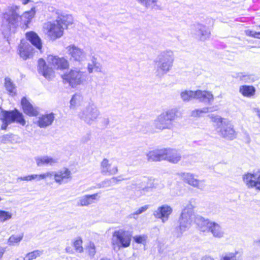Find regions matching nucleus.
Instances as JSON below:
<instances>
[{"label": "nucleus", "mask_w": 260, "mask_h": 260, "mask_svg": "<svg viewBox=\"0 0 260 260\" xmlns=\"http://www.w3.org/2000/svg\"><path fill=\"white\" fill-rule=\"evenodd\" d=\"M257 244L260 246V239L256 241Z\"/></svg>", "instance_id": "obj_64"}, {"label": "nucleus", "mask_w": 260, "mask_h": 260, "mask_svg": "<svg viewBox=\"0 0 260 260\" xmlns=\"http://www.w3.org/2000/svg\"><path fill=\"white\" fill-rule=\"evenodd\" d=\"M173 212L172 208L167 205L159 207L153 212L154 216L161 220L162 222H166L169 219V216Z\"/></svg>", "instance_id": "obj_15"}, {"label": "nucleus", "mask_w": 260, "mask_h": 260, "mask_svg": "<svg viewBox=\"0 0 260 260\" xmlns=\"http://www.w3.org/2000/svg\"><path fill=\"white\" fill-rule=\"evenodd\" d=\"M145 178L144 179H136L134 180L130 187L132 189H137L140 191L141 194H145L146 192H150L153 188L152 186L145 185Z\"/></svg>", "instance_id": "obj_23"}, {"label": "nucleus", "mask_w": 260, "mask_h": 260, "mask_svg": "<svg viewBox=\"0 0 260 260\" xmlns=\"http://www.w3.org/2000/svg\"><path fill=\"white\" fill-rule=\"evenodd\" d=\"M174 58V52L171 50L160 52L154 60L158 74L162 76L168 73L173 67Z\"/></svg>", "instance_id": "obj_3"}, {"label": "nucleus", "mask_w": 260, "mask_h": 260, "mask_svg": "<svg viewBox=\"0 0 260 260\" xmlns=\"http://www.w3.org/2000/svg\"><path fill=\"white\" fill-rule=\"evenodd\" d=\"M38 71L45 78L51 79L54 77V72L52 68L49 67L46 65V62L42 58L38 60Z\"/></svg>", "instance_id": "obj_19"}, {"label": "nucleus", "mask_w": 260, "mask_h": 260, "mask_svg": "<svg viewBox=\"0 0 260 260\" xmlns=\"http://www.w3.org/2000/svg\"><path fill=\"white\" fill-rule=\"evenodd\" d=\"M4 85L10 95L13 96L16 94V86L9 77L5 78Z\"/></svg>", "instance_id": "obj_34"}, {"label": "nucleus", "mask_w": 260, "mask_h": 260, "mask_svg": "<svg viewBox=\"0 0 260 260\" xmlns=\"http://www.w3.org/2000/svg\"><path fill=\"white\" fill-rule=\"evenodd\" d=\"M201 260H214L213 258L211 257V256H204L203 257Z\"/></svg>", "instance_id": "obj_57"}, {"label": "nucleus", "mask_w": 260, "mask_h": 260, "mask_svg": "<svg viewBox=\"0 0 260 260\" xmlns=\"http://www.w3.org/2000/svg\"><path fill=\"white\" fill-rule=\"evenodd\" d=\"M89 254L91 256H93L95 253V247L93 242H90L88 246Z\"/></svg>", "instance_id": "obj_50"}, {"label": "nucleus", "mask_w": 260, "mask_h": 260, "mask_svg": "<svg viewBox=\"0 0 260 260\" xmlns=\"http://www.w3.org/2000/svg\"><path fill=\"white\" fill-rule=\"evenodd\" d=\"M35 159L38 167L52 166L58 162V159L48 155L37 156Z\"/></svg>", "instance_id": "obj_24"}, {"label": "nucleus", "mask_w": 260, "mask_h": 260, "mask_svg": "<svg viewBox=\"0 0 260 260\" xmlns=\"http://www.w3.org/2000/svg\"><path fill=\"white\" fill-rule=\"evenodd\" d=\"M237 254V252L226 253L222 255L220 260H238Z\"/></svg>", "instance_id": "obj_44"}, {"label": "nucleus", "mask_w": 260, "mask_h": 260, "mask_svg": "<svg viewBox=\"0 0 260 260\" xmlns=\"http://www.w3.org/2000/svg\"><path fill=\"white\" fill-rule=\"evenodd\" d=\"M178 175L184 182L191 186L197 188L201 190H203L205 187V181L196 178L194 177L195 175L193 174L182 172L178 173Z\"/></svg>", "instance_id": "obj_13"}, {"label": "nucleus", "mask_w": 260, "mask_h": 260, "mask_svg": "<svg viewBox=\"0 0 260 260\" xmlns=\"http://www.w3.org/2000/svg\"><path fill=\"white\" fill-rule=\"evenodd\" d=\"M26 37L32 45L41 51L42 47V43L40 38L34 31H31L26 34Z\"/></svg>", "instance_id": "obj_28"}, {"label": "nucleus", "mask_w": 260, "mask_h": 260, "mask_svg": "<svg viewBox=\"0 0 260 260\" xmlns=\"http://www.w3.org/2000/svg\"><path fill=\"white\" fill-rule=\"evenodd\" d=\"M0 119L3 122L1 128L4 130L6 129L8 125L13 122H16L22 125L25 124L22 113L17 109L12 111L2 110L0 114Z\"/></svg>", "instance_id": "obj_5"}, {"label": "nucleus", "mask_w": 260, "mask_h": 260, "mask_svg": "<svg viewBox=\"0 0 260 260\" xmlns=\"http://www.w3.org/2000/svg\"><path fill=\"white\" fill-rule=\"evenodd\" d=\"M243 180L248 188H254L260 191V170L243 175Z\"/></svg>", "instance_id": "obj_12"}, {"label": "nucleus", "mask_w": 260, "mask_h": 260, "mask_svg": "<svg viewBox=\"0 0 260 260\" xmlns=\"http://www.w3.org/2000/svg\"><path fill=\"white\" fill-rule=\"evenodd\" d=\"M254 112L257 113V116L260 118V109L257 108L253 109Z\"/></svg>", "instance_id": "obj_56"}, {"label": "nucleus", "mask_w": 260, "mask_h": 260, "mask_svg": "<svg viewBox=\"0 0 260 260\" xmlns=\"http://www.w3.org/2000/svg\"><path fill=\"white\" fill-rule=\"evenodd\" d=\"M21 105L22 106L23 112L29 116H36L39 114V111L37 107H34L26 99L23 97L21 99Z\"/></svg>", "instance_id": "obj_25"}, {"label": "nucleus", "mask_w": 260, "mask_h": 260, "mask_svg": "<svg viewBox=\"0 0 260 260\" xmlns=\"http://www.w3.org/2000/svg\"><path fill=\"white\" fill-rule=\"evenodd\" d=\"M20 13V7L17 5L8 7L3 13L2 30L5 37L14 34L18 27L22 29L28 28L36 15V8L32 7L29 11L23 12L22 15Z\"/></svg>", "instance_id": "obj_1"}, {"label": "nucleus", "mask_w": 260, "mask_h": 260, "mask_svg": "<svg viewBox=\"0 0 260 260\" xmlns=\"http://www.w3.org/2000/svg\"><path fill=\"white\" fill-rule=\"evenodd\" d=\"M191 34L196 38L204 41L209 38L210 30L206 26L201 23H197L192 25Z\"/></svg>", "instance_id": "obj_14"}, {"label": "nucleus", "mask_w": 260, "mask_h": 260, "mask_svg": "<svg viewBox=\"0 0 260 260\" xmlns=\"http://www.w3.org/2000/svg\"><path fill=\"white\" fill-rule=\"evenodd\" d=\"M132 237V232L123 229L115 231L113 234L112 239L114 249L115 250L117 247L119 250L120 248L128 247L130 245Z\"/></svg>", "instance_id": "obj_8"}, {"label": "nucleus", "mask_w": 260, "mask_h": 260, "mask_svg": "<svg viewBox=\"0 0 260 260\" xmlns=\"http://www.w3.org/2000/svg\"><path fill=\"white\" fill-rule=\"evenodd\" d=\"M43 253V250H36L25 255L23 260H32L40 256Z\"/></svg>", "instance_id": "obj_39"}, {"label": "nucleus", "mask_w": 260, "mask_h": 260, "mask_svg": "<svg viewBox=\"0 0 260 260\" xmlns=\"http://www.w3.org/2000/svg\"><path fill=\"white\" fill-rule=\"evenodd\" d=\"M71 179V172L68 168L55 172V181L59 184L67 183Z\"/></svg>", "instance_id": "obj_21"}, {"label": "nucleus", "mask_w": 260, "mask_h": 260, "mask_svg": "<svg viewBox=\"0 0 260 260\" xmlns=\"http://www.w3.org/2000/svg\"><path fill=\"white\" fill-rule=\"evenodd\" d=\"M37 176H38V177H37V178L36 179H37L38 181H40V180H43V178H40L39 177V176H40V175H38V174H37Z\"/></svg>", "instance_id": "obj_62"}, {"label": "nucleus", "mask_w": 260, "mask_h": 260, "mask_svg": "<svg viewBox=\"0 0 260 260\" xmlns=\"http://www.w3.org/2000/svg\"><path fill=\"white\" fill-rule=\"evenodd\" d=\"M208 231L211 233L214 237L217 238H222L224 235V232L221 226L215 222L212 221L210 223Z\"/></svg>", "instance_id": "obj_30"}, {"label": "nucleus", "mask_w": 260, "mask_h": 260, "mask_svg": "<svg viewBox=\"0 0 260 260\" xmlns=\"http://www.w3.org/2000/svg\"><path fill=\"white\" fill-rule=\"evenodd\" d=\"M177 111L172 109L161 113L154 120V127L159 130L171 129L174 127L173 122L177 117Z\"/></svg>", "instance_id": "obj_4"}, {"label": "nucleus", "mask_w": 260, "mask_h": 260, "mask_svg": "<svg viewBox=\"0 0 260 260\" xmlns=\"http://www.w3.org/2000/svg\"><path fill=\"white\" fill-rule=\"evenodd\" d=\"M23 237V234L19 235H13L8 239L7 243L10 246H14L15 245L18 244L19 242L22 240Z\"/></svg>", "instance_id": "obj_38"}, {"label": "nucleus", "mask_w": 260, "mask_h": 260, "mask_svg": "<svg viewBox=\"0 0 260 260\" xmlns=\"http://www.w3.org/2000/svg\"><path fill=\"white\" fill-rule=\"evenodd\" d=\"M112 181L113 182L114 184L117 183L121 181L124 180L125 179L123 178L121 176H118L116 177H112Z\"/></svg>", "instance_id": "obj_52"}, {"label": "nucleus", "mask_w": 260, "mask_h": 260, "mask_svg": "<svg viewBox=\"0 0 260 260\" xmlns=\"http://www.w3.org/2000/svg\"><path fill=\"white\" fill-rule=\"evenodd\" d=\"M66 49L70 56V60L81 63L86 59L87 54L84 50L75 45H70Z\"/></svg>", "instance_id": "obj_11"}, {"label": "nucleus", "mask_w": 260, "mask_h": 260, "mask_svg": "<svg viewBox=\"0 0 260 260\" xmlns=\"http://www.w3.org/2000/svg\"><path fill=\"white\" fill-rule=\"evenodd\" d=\"M18 51L20 56L24 60H26L31 55L32 47L29 42L21 40Z\"/></svg>", "instance_id": "obj_17"}, {"label": "nucleus", "mask_w": 260, "mask_h": 260, "mask_svg": "<svg viewBox=\"0 0 260 260\" xmlns=\"http://www.w3.org/2000/svg\"><path fill=\"white\" fill-rule=\"evenodd\" d=\"M194 222L198 225L200 230L203 232L208 231L210 223L212 222V221L206 219L200 215H197L195 217Z\"/></svg>", "instance_id": "obj_32"}, {"label": "nucleus", "mask_w": 260, "mask_h": 260, "mask_svg": "<svg viewBox=\"0 0 260 260\" xmlns=\"http://www.w3.org/2000/svg\"><path fill=\"white\" fill-rule=\"evenodd\" d=\"M211 108L204 107L202 109H198L192 110L191 112L190 116L193 117H198L202 116L203 114L208 113L210 111Z\"/></svg>", "instance_id": "obj_40"}, {"label": "nucleus", "mask_w": 260, "mask_h": 260, "mask_svg": "<svg viewBox=\"0 0 260 260\" xmlns=\"http://www.w3.org/2000/svg\"><path fill=\"white\" fill-rule=\"evenodd\" d=\"M114 185L112 181V178L110 179H106L103 181L100 184L101 187H108Z\"/></svg>", "instance_id": "obj_48"}, {"label": "nucleus", "mask_w": 260, "mask_h": 260, "mask_svg": "<svg viewBox=\"0 0 260 260\" xmlns=\"http://www.w3.org/2000/svg\"><path fill=\"white\" fill-rule=\"evenodd\" d=\"M5 251V248L3 247H0V258L3 256Z\"/></svg>", "instance_id": "obj_55"}, {"label": "nucleus", "mask_w": 260, "mask_h": 260, "mask_svg": "<svg viewBox=\"0 0 260 260\" xmlns=\"http://www.w3.org/2000/svg\"><path fill=\"white\" fill-rule=\"evenodd\" d=\"M82 101L83 97L80 94H75L70 100V108H74L76 106L80 105Z\"/></svg>", "instance_id": "obj_37"}, {"label": "nucleus", "mask_w": 260, "mask_h": 260, "mask_svg": "<svg viewBox=\"0 0 260 260\" xmlns=\"http://www.w3.org/2000/svg\"><path fill=\"white\" fill-rule=\"evenodd\" d=\"M64 83H68L73 88L81 84L86 78L85 73L77 69L71 70L61 76Z\"/></svg>", "instance_id": "obj_9"}, {"label": "nucleus", "mask_w": 260, "mask_h": 260, "mask_svg": "<svg viewBox=\"0 0 260 260\" xmlns=\"http://www.w3.org/2000/svg\"><path fill=\"white\" fill-rule=\"evenodd\" d=\"M12 213L5 210H0V222H4L12 218Z\"/></svg>", "instance_id": "obj_43"}, {"label": "nucleus", "mask_w": 260, "mask_h": 260, "mask_svg": "<svg viewBox=\"0 0 260 260\" xmlns=\"http://www.w3.org/2000/svg\"><path fill=\"white\" fill-rule=\"evenodd\" d=\"M164 149L150 151L147 154V160L157 161L164 160Z\"/></svg>", "instance_id": "obj_31"}, {"label": "nucleus", "mask_w": 260, "mask_h": 260, "mask_svg": "<svg viewBox=\"0 0 260 260\" xmlns=\"http://www.w3.org/2000/svg\"><path fill=\"white\" fill-rule=\"evenodd\" d=\"M14 135L13 134H7L3 136L0 138V141L1 143L5 144L12 142V138Z\"/></svg>", "instance_id": "obj_46"}, {"label": "nucleus", "mask_w": 260, "mask_h": 260, "mask_svg": "<svg viewBox=\"0 0 260 260\" xmlns=\"http://www.w3.org/2000/svg\"><path fill=\"white\" fill-rule=\"evenodd\" d=\"M195 206V199H191L183 209L179 218V225L176 229L177 237H181L183 233L187 231L190 228L193 219L195 218L193 212Z\"/></svg>", "instance_id": "obj_2"}, {"label": "nucleus", "mask_w": 260, "mask_h": 260, "mask_svg": "<svg viewBox=\"0 0 260 260\" xmlns=\"http://www.w3.org/2000/svg\"><path fill=\"white\" fill-rule=\"evenodd\" d=\"M146 238L147 237L145 235L135 236L133 237L134 241L138 244L143 243L144 242H145Z\"/></svg>", "instance_id": "obj_49"}, {"label": "nucleus", "mask_w": 260, "mask_h": 260, "mask_svg": "<svg viewBox=\"0 0 260 260\" xmlns=\"http://www.w3.org/2000/svg\"><path fill=\"white\" fill-rule=\"evenodd\" d=\"M101 112L95 103L89 102L79 113L78 117L88 124H92L100 116Z\"/></svg>", "instance_id": "obj_6"}, {"label": "nucleus", "mask_w": 260, "mask_h": 260, "mask_svg": "<svg viewBox=\"0 0 260 260\" xmlns=\"http://www.w3.org/2000/svg\"><path fill=\"white\" fill-rule=\"evenodd\" d=\"M66 251L67 252H70L72 251L71 248L70 247H67L66 248Z\"/></svg>", "instance_id": "obj_61"}, {"label": "nucleus", "mask_w": 260, "mask_h": 260, "mask_svg": "<svg viewBox=\"0 0 260 260\" xmlns=\"http://www.w3.org/2000/svg\"><path fill=\"white\" fill-rule=\"evenodd\" d=\"M55 172L54 171L47 172L46 173L40 174L39 177L40 178H43V179H45L48 177H51L53 176H54L55 177Z\"/></svg>", "instance_id": "obj_51"}, {"label": "nucleus", "mask_w": 260, "mask_h": 260, "mask_svg": "<svg viewBox=\"0 0 260 260\" xmlns=\"http://www.w3.org/2000/svg\"><path fill=\"white\" fill-rule=\"evenodd\" d=\"M82 244V240L81 237H78L74 242V246L75 249L79 252L83 251Z\"/></svg>", "instance_id": "obj_45"}, {"label": "nucleus", "mask_w": 260, "mask_h": 260, "mask_svg": "<svg viewBox=\"0 0 260 260\" xmlns=\"http://www.w3.org/2000/svg\"><path fill=\"white\" fill-rule=\"evenodd\" d=\"M164 160L174 164H177L181 160V155L177 150L166 148L164 149Z\"/></svg>", "instance_id": "obj_22"}, {"label": "nucleus", "mask_w": 260, "mask_h": 260, "mask_svg": "<svg viewBox=\"0 0 260 260\" xmlns=\"http://www.w3.org/2000/svg\"><path fill=\"white\" fill-rule=\"evenodd\" d=\"M49 64L56 69H64L69 67V64L67 59L63 57L49 55L47 57Z\"/></svg>", "instance_id": "obj_16"}, {"label": "nucleus", "mask_w": 260, "mask_h": 260, "mask_svg": "<svg viewBox=\"0 0 260 260\" xmlns=\"http://www.w3.org/2000/svg\"><path fill=\"white\" fill-rule=\"evenodd\" d=\"M94 69L95 72L101 71L100 63L96 61V58L93 57L91 59V62L89 63L88 64V71L89 73H91Z\"/></svg>", "instance_id": "obj_36"}, {"label": "nucleus", "mask_w": 260, "mask_h": 260, "mask_svg": "<svg viewBox=\"0 0 260 260\" xmlns=\"http://www.w3.org/2000/svg\"><path fill=\"white\" fill-rule=\"evenodd\" d=\"M43 28L46 31V34L51 39L55 40L63 35L64 28L56 20L44 23Z\"/></svg>", "instance_id": "obj_10"}, {"label": "nucleus", "mask_w": 260, "mask_h": 260, "mask_svg": "<svg viewBox=\"0 0 260 260\" xmlns=\"http://www.w3.org/2000/svg\"><path fill=\"white\" fill-rule=\"evenodd\" d=\"M237 78L245 83H251L254 81V77L252 75L240 73L237 74Z\"/></svg>", "instance_id": "obj_41"}, {"label": "nucleus", "mask_w": 260, "mask_h": 260, "mask_svg": "<svg viewBox=\"0 0 260 260\" xmlns=\"http://www.w3.org/2000/svg\"><path fill=\"white\" fill-rule=\"evenodd\" d=\"M55 14L57 16L56 20L59 23H61V25H64L66 27H67L73 23V19L71 15H64L59 10H56Z\"/></svg>", "instance_id": "obj_29"}, {"label": "nucleus", "mask_w": 260, "mask_h": 260, "mask_svg": "<svg viewBox=\"0 0 260 260\" xmlns=\"http://www.w3.org/2000/svg\"><path fill=\"white\" fill-rule=\"evenodd\" d=\"M137 1L146 8L153 9L156 6L157 0H137Z\"/></svg>", "instance_id": "obj_42"}, {"label": "nucleus", "mask_w": 260, "mask_h": 260, "mask_svg": "<svg viewBox=\"0 0 260 260\" xmlns=\"http://www.w3.org/2000/svg\"><path fill=\"white\" fill-rule=\"evenodd\" d=\"M100 170L101 173L104 175H114L118 172V167L117 166L112 167V165L107 158L103 159L101 161Z\"/></svg>", "instance_id": "obj_18"}, {"label": "nucleus", "mask_w": 260, "mask_h": 260, "mask_svg": "<svg viewBox=\"0 0 260 260\" xmlns=\"http://www.w3.org/2000/svg\"><path fill=\"white\" fill-rule=\"evenodd\" d=\"M213 119L216 123L217 132L221 137L228 140H233L235 138V132L230 121L218 116L214 117Z\"/></svg>", "instance_id": "obj_7"}, {"label": "nucleus", "mask_w": 260, "mask_h": 260, "mask_svg": "<svg viewBox=\"0 0 260 260\" xmlns=\"http://www.w3.org/2000/svg\"><path fill=\"white\" fill-rule=\"evenodd\" d=\"M196 99L200 102L211 104L213 101L214 96L210 91L197 90L196 91Z\"/></svg>", "instance_id": "obj_26"}, {"label": "nucleus", "mask_w": 260, "mask_h": 260, "mask_svg": "<svg viewBox=\"0 0 260 260\" xmlns=\"http://www.w3.org/2000/svg\"><path fill=\"white\" fill-rule=\"evenodd\" d=\"M37 174L30 175V178L31 180L37 179Z\"/></svg>", "instance_id": "obj_58"}, {"label": "nucleus", "mask_w": 260, "mask_h": 260, "mask_svg": "<svg viewBox=\"0 0 260 260\" xmlns=\"http://www.w3.org/2000/svg\"><path fill=\"white\" fill-rule=\"evenodd\" d=\"M254 38L260 39V32H256Z\"/></svg>", "instance_id": "obj_59"}, {"label": "nucleus", "mask_w": 260, "mask_h": 260, "mask_svg": "<svg viewBox=\"0 0 260 260\" xmlns=\"http://www.w3.org/2000/svg\"><path fill=\"white\" fill-rule=\"evenodd\" d=\"M105 121L106 123V124H108L109 123V119L108 118L105 119Z\"/></svg>", "instance_id": "obj_63"}, {"label": "nucleus", "mask_w": 260, "mask_h": 260, "mask_svg": "<svg viewBox=\"0 0 260 260\" xmlns=\"http://www.w3.org/2000/svg\"><path fill=\"white\" fill-rule=\"evenodd\" d=\"M54 118V114L53 113L42 115L39 117L37 124L41 128H45L52 124Z\"/></svg>", "instance_id": "obj_27"}, {"label": "nucleus", "mask_w": 260, "mask_h": 260, "mask_svg": "<svg viewBox=\"0 0 260 260\" xmlns=\"http://www.w3.org/2000/svg\"><path fill=\"white\" fill-rule=\"evenodd\" d=\"M98 196V193H94L80 197L77 199V206L78 207H88L95 203Z\"/></svg>", "instance_id": "obj_20"}, {"label": "nucleus", "mask_w": 260, "mask_h": 260, "mask_svg": "<svg viewBox=\"0 0 260 260\" xmlns=\"http://www.w3.org/2000/svg\"><path fill=\"white\" fill-rule=\"evenodd\" d=\"M148 205H145L144 206H143V207L140 208L135 212H134L130 215L131 218H137V217H136V216H137V215L144 212L148 209Z\"/></svg>", "instance_id": "obj_47"}, {"label": "nucleus", "mask_w": 260, "mask_h": 260, "mask_svg": "<svg viewBox=\"0 0 260 260\" xmlns=\"http://www.w3.org/2000/svg\"><path fill=\"white\" fill-rule=\"evenodd\" d=\"M255 88L251 85H242L239 87V92L244 96L251 98L255 93Z\"/></svg>", "instance_id": "obj_33"}, {"label": "nucleus", "mask_w": 260, "mask_h": 260, "mask_svg": "<svg viewBox=\"0 0 260 260\" xmlns=\"http://www.w3.org/2000/svg\"><path fill=\"white\" fill-rule=\"evenodd\" d=\"M20 1L22 3V4L25 5L28 4L30 0H20Z\"/></svg>", "instance_id": "obj_60"}, {"label": "nucleus", "mask_w": 260, "mask_h": 260, "mask_svg": "<svg viewBox=\"0 0 260 260\" xmlns=\"http://www.w3.org/2000/svg\"><path fill=\"white\" fill-rule=\"evenodd\" d=\"M180 97L184 102L196 99V91L185 90L180 93Z\"/></svg>", "instance_id": "obj_35"}, {"label": "nucleus", "mask_w": 260, "mask_h": 260, "mask_svg": "<svg viewBox=\"0 0 260 260\" xmlns=\"http://www.w3.org/2000/svg\"><path fill=\"white\" fill-rule=\"evenodd\" d=\"M17 180H24V181H31L30 175L24 176V177H19L17 178Z\"/></svg>", "instance_id": "obj_54"}, {"label": "nucleus", "mask_w": 260, "mask_h": 260, "mask_svg": "<svg viewBox=\"0 0 260 260\" xmlns=\"http://www.w3.org/2000/svg\"><path fill=\"white\" fill-rule=\"evenodd\" d=\"M245 34L247 35V36H250V37H252L253 38H254V36H255V31H252V30H245Z\"/></svg>", "instance_id": "obj_53"}]
</instances>
